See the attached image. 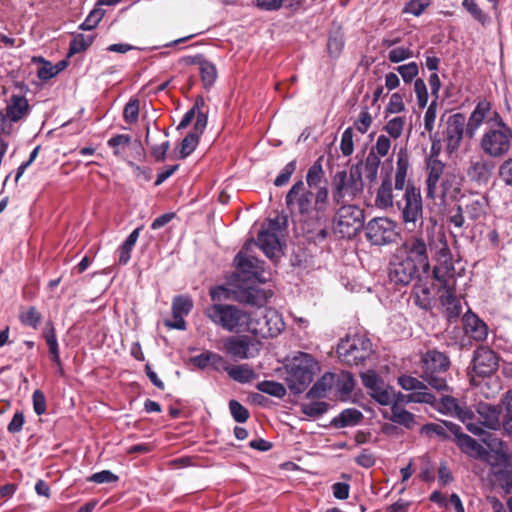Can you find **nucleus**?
Instances as JSON below:
<instances>
[{
    "label": "nucleus",
    "instance_id": "nucleus-62",
    "mask_svg": "<svg viewBox=\"0 0 512 512\" xmlns=\"http://www.w3.org/2000/svg\"><path fill=\"white\" fill-rule=\"evenodd\" d=\"M373 122L372 116L367 107L361 110L357 120L354 123L355 129L361 134H365Z\"/></svg>",
    "mask_w": 512,
    "mask_h": 512
},
{
    "label": "nucleus",
    "instance_id": "nucleus-26",
    "mask_svg": "<svg viewBox=\"0 0 512 512\" xmlns=\"http://www.w3.org/2000/svg\"><path fill=\"white\" fill-rule=\"evenodd\" d=\"M410 167L409 154L406 148H400L397 153L396 171L393 190L396 192L403 191L408 184L406 179Z\"/></svg>",
    "mask_w": 512,
    "mask_h": 512
},
{
    "label": "nucleus",
    "instance_id": "nucleus-40",
    "mask_svg": "<svg viewBox=\"0 0 512 512\" xmlns=\"http://www.w3.org/2000/svg\"><path fill=\"white\" fill-rule=\"evenodd\" d=\"M323 177L324 170L321 164V158H319L313 163V165L310 166V168L307 171L306 182L308 188H314L317 190L319 187H322L320 184L322 183Z\"/></svg>",
    "mask_w": 512,
    "mask_h": 512
},
{
    "label": "nucleus",
    "instance_id": "nucleus-25",
    "mask_svg": "<svg viewBox=\"0 0 512 512\" xmlns=\"http://www.w3.org/2000/svg\"><path fill=\"white\" fill-rule=\"evenodd\" d=\"M186 63L199 65V71L204 88H211L217 79V69L213 63L202 55L186 58Z\"/></svg>",
    "mask_w": 512,
    "mask_h": 512
},
{
    "label": "nucleus",
    "instance_id": "nucleus-21",
    "mask_svg": "<svg viewBox=\"0 0 512 512\" xmlns=\"http://www.w3.org/2000/svg\"><path fill=\"white\" fill-rule=\"evenodd\" d=\"M392 263L389 269V278L395 284L408 285L421 270L403 257Z\"/></svg>",
    "mask_w": 512,
    "mask_h": 512
},
{
    "label": "nucleus",
    "instance_id": "nucleus-1",
    "mask_svg": "<svg viewBox=\"0 0 512 512\" xmlns=\"http://www.w3.org/2000/svg\"><path fill=\"white\" fill-rule=\"evenodd\" d=\"M486 123L479 147L490 158H503L512 148V128L486 99L480 100L467 120L466 135L474 138L479 128Z\"/></svg>",
    "mask_w": 512,
    "mask_h": 512
},
{
    "label": "nucleus",
    "instance_id": "nucleus-49",
    "mask_svg": "<svg viewBox=\"0 0 512 512\" xmlns=\"http://www.w3.org/2000/svg\"><path fill=\"white\" fill-rule=\"evenodd\" d=\"M414 303L421 309L428 310L431 308V289L427 286H417L414 292Z\"/></svg>",
    "mask_w": 512,
    "mask_h": 512
},
{
    "label": "nucleus",
    "instance_id": "nucleus-30",
    "mask_svg": "<svg viewBox=\"0 0 512 512\" xmlns=\"http://www.w3.org/2000/svg\"><path fill=\"white\" fill-rule=\"evenodd\" d=\"M488 201L484 196L469 198L463 207L466 216L472 221H480L486 215Z\"/></svg>",
    "mask_w": 512,
    "mask_h": 512
},
{
    "label": "nucleus",
    "instance_id": "nucleus-33",
    "mask_svg": "<svg viewBox=\"0 0 512 512\" xmlns=\"http://www.w3.org/2000/svg\"><path fill=\"white\" fill-rule=\"evenodd\" d=\"M501 422L503 435L512 436V390H508L501 397Z\"/></svg>",
    "mask_w": 512,
    "mask_h": 512
},
{
    "label": "nucleus",
    "instance_id": "nucleus-63",
    "mask_svg": "<svg viewBox=\"0 0 512 512\" xmlns=\"http://www.w3.org/2000/svg\"><path fill=\"white\" fill-rule=\"evenodd\" d=\"M405 111L403 95L395 92L390 96L389 102L385 108L386 113L398 114Z\"/></svg>",
    "mask_w": 512,
    "mask_h": 512
},
{
    "label": "nucleus",
    "instance_id": "nucleus-23",
    "mask_svg": "<svg viewBox=\"0 0 512 512\" xmlns=\"http://www.w3.org/2000/svg\"><path fill=\"white\" fill-rule=\"evenodd\" d=\"M495 165L488 159L477 158L471 160L467 169L468 177L478 183H487L493 173Z\"/></svg>",
    "mask_w": 512,
    "mask_h": 512
},
{
    "label": "nucleus",
    "instance_id": "nucleus-44",
    "mask_svg": "<svg viewBox=\"0 0 512 512\" xmlns=\"http://www.w3.org/2000/svg\"><path fill=\"white\" fill-rule=\"evenodd\" d=\"M19 320L23 325L37 329L41 323L42 315L36 307L31 306L27 310L20 312Z\"/></svg>",
    "mask_w": 512,
    "mask_h": 512
},
{
    "label": "nucleus",
    "instance_id": "nucleus-60",
    "mask_svg": "<svg viewBox=\"0 0 512 512\" xmlns=\"http://www.w3.org/2000/svg\"><path fill=\"white\" fill-rule=\"evenodd\" d=\"M396 71L401 75L405 83H410L419 74V67L416 62L400 65Z\"/></svg>",
    "mask_w": 512,
    "mask_h": 512
},
{
    "label": "nucleus",
    "instance_id": "nucleus-57",
    "mask_svg": "<svg viewBox=\"0 0 512 512\" xmlns=\"http://www.w3.org/2000/svg\"><path fill=\"white\" fill-rule=\"evenodd\" d=\"M495 478L504 490H512V466L508 464L503 469L495 470Z\"/></svg>",
    "mask_w": 512,
    "mask_h": 512
},
{
    "label": "nucleus",
    "instance_id": "nucleus-12",
    "mask_svg": "<svg viewBox=\"0 0 512 512\" xmlns=\"http://www.w3.org/2000/svg\"><path fill=\"white\" fill-rule=\"evenodd\" d=\"M333 219V230L342 238H352L364 223V213L354 204H340Z\"/></svg>",
    "mask_w": 512,
    "mask_h": 512
},
{
    "label": "nucleus",
    "instance_id": "nucleus-52",
    "mask_svg": "<svg viewBox=\"0 0 512 512\" xmlns=\"http://www.w3.org/2000/svg\"><path fill=\"white\" fill-rule=\"evenodd\" d=\"M193 307L192 300L187 296H177L172 302V313L175 315L186 316Z\"/></svg>",
    "mask_w": 512,
    "mask_h": 512
},
{
    "label": "nucleus",
    "instance_id": "nucleus-3",
    "mask_svg": "<svg viewBox=\"0 0 512 512\" xmlns=\"http://www.w3.org/2000/svg\"><path fill=\"white\" fill-rule=\"evenodd\" d=\"M285 203L292 214L299 215L304 221L318 223L327 212L329 190L322 186L313 192L302 180H298L286 194Z\"/></svg>",
    "mask_w": 512,
    "mask_h": 512
},
{
    "label": "nucleus",
    "instance_id": "nucleus-2",
    "mask_svg": "<svg viewBox=\"0 0 512 512\" xmlns=\"http://www.w3.org/2000/svg\"><path fill=\"white\" fill-rule=\"evenodd\" d=\"M398 193L393 190L391 178L386 176L377 189L375 197L376 207L384 210L394 209L400 212V217L405 229L414 231L423 225V201L420 189L414 184L408 183L406 188Z\"/></svg>",
    "mask_w": 512,
    "mask_h": 512
},
{
    "label": "nucleus",
    "instance_id": "nucleus-27",
    "mask_svg": "<svg viewBox=\"0 0 512 512\" xmlns=\"http://www.w3.org/2000/svg\"><path fill=\"white\" fill-rule=\"evenodd\" d=\"M465 331L476 341H484L488 336V326L473 313H466L463 317Z\"/></svg>",
    "mask_w": 512,
    "mask_h": 512
},
{
    "label": "nucleus",
    "instance_id": "nucleus-43",
    "mask_svg": "<svg viewBox=\"0 0 512 512\" xmlns=\"http://www.w3.org/2000/svg\"><path fill=\"white\" fill-rule=\"evenodd\" d=\"M257 389L268 395L283 398L286 395V388L283 384L276 381L264 380L257 384Z\"/></svg>",
    "mask_w": 512,
    "mask_h": 512
},
{
    "label": "nucleus",
    "instance_id": "nucleus-34",
    "mask_svg": "<svg viewBox=\"0 0 512 512\" xmlns=\"http://www.w3.org/2000/svg\"><path fill=\"white\" fill-rule=\"evenodd\" d=\"M494 441L497 442L499 449L492 453L487 451V458L482 460L486 461L491 466L492 474L495 476V470L503 469L509 464V456L504 450L503 441L496 438Z\"/></svg>",
    "mask_w": 512,
    "mask_h": 512
},
{
    "label": "nucleus",
    "instance_id": "nucleus-13",
    "mask_svg": "<svg viewBox=\"0 0 512 512\" xmlns=\"http://www.w3.org/2000/svg\"><path fill=\"white\" fill-rule=\"evenodd\" d=\"M253 245V242H246L243 248L235 256L234 264L237 272L244 280H253L264 283L270 277V273H266L264 262L251 254Z\"/></svg>",
    "mask_w": 512,
    "mask_h": 512
},
{
    "label": "nucleus",
    "instance_id": "nucleus-28",
    "mask_svg": "<svg viewBox=\"0 0 512 512\" xmlns=\"http://www.w3.org/2000/svg\"><path fill=\"white\" fill-rule=\"evenodd\" d=\"M439 291L442 292L440 301L447 311L449 320L457 319L462 312V307L455 295L456 286H453L452 289L439 287Z\"/></svg>",
    "mask_w": 512,
    "mask_h": 512
},
{
    "label": "nucleus",
    "instance_id": "nucleus-18",
    "mask_svg": "<svg viewBox=\"0 0 512 512\" xmlns=\"http://www.w3.org/2000/svg\"><path fill=\"white\" fill-rule=\"evenodd\" d=\"M477 414L479 415V421L474 422L479 424L483 431L487 428L492 431H500L503 423L501 422V400L497 405L480 402L476 408ZM486 432L483 433V435Z\"/></svg>",
    "mask_w": 512,
    "mask_h": 512
},
{
    "label": "nucleus",
    "instance_id": "nucleus-61",
    "mask_svg": "<svg viewBox=\"0 0 512 512\" xmlns=\"http://www.w3.org/2000/svg\"><path fill=\"white\" fill-rule=\"evenodd\" d=\"M296 170V160L288 162L274 180V185L281 187L286 185Z\"/></svg>",
    "mask_w": 512,
    "mask_h": 512
},
{
    "label": "nucleus",
    "instance_id": "nucleus-64",
    "mask_svg": "<svg viewBox=\"0 0 512 512\" xmlns=\"http://www.w3.org/2000/svg\"><path fill=\"white\" fill-rule=\"evenodd\" d=\"M499 178L506 186L512 188V157L499 166Z\"/></svg>",
    "mask_w": 512,
    "mask_h": 512
},
{
    "label": "nucleus",
    "instance_id": "nucleus-59",
    "mask_svg": "<svg viewBox=\"0 0 512 512\" xmlns=\"http://www.w3.org/2000/svg\"><path fill=\"white\" fill-rule=\"evenodd\" d=\"M340 150L343 156L348 157L354 152L353 129L348 127L341 135Z\"/></svg>",
    "mask_w": 512,
    "mask_h": 512
},
{
    "label": "nucleus",
    "instance_id": "nucleus-19",
    "mask_svg": "<svg viewBox=\"0 0 512 512\" xmlns=\"http://www.w3.org/2000/svg\"><path fill=\"white\" fill-rule=\"evenodd\" d=\"M499 359L496 353L488 347L481 346L473 356V370L479 376H488L498 368Z\"/></svg>",
    "mask_w": 512,
    "mask_h": 512
},
{
    "label": "nucleus",
    "instance_id": "nucleus-6",
    "mask_svg": "<svg viewBox=\"0 0 512 512\" xmlns=\"http://www.w3.org/2000/svg\"><path fill=\"white\" fill-rule=\"evenodd\" d=\"M285 369L288 388L300 394L310 385L320 367L310 354L299 352L286 364Z\"/></svg>",
    "mask_w": 512,
    "mask_h": 512
},
{
    "label": "nucleus",
    "instance_id": "nucleus-42",
    "mask_svg": "<svg viewBox=\"0 0 512 512\" xmlns=\"http://www.w3.org/2000/svg\"><path fill=\"white\" fill-rule=\"evenodd\" d=\"M405 125L406 117L396 116L387 121L383 130L388 134L389 137L393 139H398L399 137H401Z\"/></svg>",
    "mask_w": 512,
    "mask_h": 512
},
{
    "label": "nucleus",
    "instance_id": "nucleus-46",
    "mask_svg": "<svg viewBox=\"0 0 512 512\" xmlns=\"http://www.w3.org/2000/svg\"><path fill=\"white\" fill-rule=\"evenodd\" d=\"M424 382L425 381H420L419 379L410 375H402L398 378V384L402 387V389L413 391V393L418 391H428V388Z\"/></svg>",
    "mask_w": 512,
    "mask_h": 512
},
{
    "label": "nucleus",
    "instance_id": "nucleus-7",
    "mask_svg": "<svg viewBox=\"0 0 512 512\" xmlns=\"http://www.w3.org/2000/svg\"><path fill=\"white\" fill-rule=\"evenodd\" d=\"M363 189L362 162L353 164L349 172L337 171L332 177V199L338 205L354 200Z\"/></svg>",
    "mask_w": 512,
    "mask_h": 512
},
{
    "label": "nucleus",
    "instance_id": "nucleus-39",
    "mask_svg": "<svg viewBox=\"0 0 512 512\" xmlns=\"http://www.w3.org/2000/svg\"><path fill=\"white\" fill-rule=\"evenodd\" d=\"M140 228L134 229L119 248V264L125 265L131 258V252L139 238Z\"/></svg>",
    "mask_w": 512,
    "mask_h": 512
},
{
    "label": "nucleus",
    "instance_id": "nucleus-20",
    "mask_svg": "<svg viewBox=\"0 0 512 512\" xmlns=\"http://www.w3.org/2000/svg\"><path fill=\"white\" fill-rule=\"evenodd\" d=\"M445 164L437 158V154H434V146L431 147V154L426 161V196L434 197L436 193V186L442 180L444 173Z\"/></svg>",
    "mask_w": 512,
    "mask_h": 512
},
{
    "label": "nucleus",
    "instance_id": "nucleus-50",
    "mask_svg": "<svg viewBox=\"0 0 512 512\" xmlns=\"http://www.w3.org/2000/svg\"><path fill=\"white\" fill-rule=\"evenodd\" d=\"M390 138L391 137L384 134L379 135L369 153H373L374 156H377L379 159L386 157L389 154L392 145Z\"/></svg>",
    "mask_w": 512,
    "mask_h": 512
},
{
    "label": "nucleus",
    "instance_id": "nucleus-48",
    "mask_svg": "<svg viewBox=\"0 0 512 512\" xmlns=\"http://www.w3.org/2000/svg\"><path fill=\"white\" fill-rule=\"evenodd\" d=\"M369 394L381 405H389L392 402V390L384 382L369 391Z\"/></svg>",
    "mask_w": 512,
    "mask_h": 512
},
{
    "label": "nucleus",
    "instance_id": "nucleus-24",
    "mask_svg": "<svg viewBox=\"0 0 512 512\" xmlns=\"http://www.w3.org/2000/svg\"><path fill=\"white\" fill-rule=\"evenodd\" d=\"M460 192V181L453 173H446L439 184L436 186V193L434 197L429 199H440L445 201L447 198H455Z\"/></svg>",
    "mask_w": 512,
    "mask_h": 512
},
{
    "label": "nucleus",
    "instance_id": "nucleus-38",
    "mask_svg": "<svg viewBox=\"0 0 512 512\" xmlns=\"http://www.w3.org/2000/svg\"><path fill=\"white\" fill-rule=\"evenodd\" d=\"M362 162V174L364 173L365 178L370 182H376L378 178V170L381 164V159L374 156L373 153H368L364 161Z\"/></svg>",
    "mask_w": 512,
    "mask_h": 512
},
{
    "label": "nucleus",
    "instance_id": "nucleus-55",
    "mask_svg": "<svg viewBox=\"0 0 512 512\" xmlns=\"http://www.w3.org/2000/svg\"><path fill=\"white\" fill-rule=\"evenodd\" d=\"M199 142V136L197 133H189L181 142L180 146V158L184 159L188 157L197 147Z\"/></svg>",
    "mask_w": 512,
    "mask_h": 512
},
{
    "label": "nucleus",
    "instance_id": "nucleus-16",
    "mask_svg": "<svg viewBox=\"0 0 512 512\" xmlns=\"http://www.w3.org/2000/svg\"><path fill=\"white\" fill-rule=\"evenodd\" d=\"M466 128V118L462 113H455L447 118L443 140L449 155L454 154L460 148Z\"/></svg>",
    "mask_w": 512,
    "mask_h": 512
},
{
    "label": "nucleus",
    "instance_id": "nucleus-14",
    "mask_svg": "<svg viewBox=\"0 0 512 512\" xmlns=\"http://www.w3.org/2000/svg\"><path fill=\"white\" fill-rule=\"evenodd\" d=\"M397 253L399 257H403L412 264H415L423 273H429L428 248L421 235H413L407 238L399 247Z\"/></svg>",
    "mask_w": 512,
    "mask_h": 512
},
{
    "label": "nucleus",
    "instance_id": "nucleus-51",
    "mask_svg": "<svg viewBox=\"0 0 512 512\" xmlns=\"http://www.w3.org/2000/svg\"><path fill=\"white\" fill-rule=\"evenodd\" d=\"M344 37L339 34H331L327 42V51L331 58H338L344 48Z\"/></svg>",
    "mask_w": 512,
    "mask_h": 512
},
{
    "label": "nucleus",
    "instance_id": "nucleus-9",
    "mask_svg": "<svg viewBox=\"0 0 512 512\" xmlns=\"http://www.w3.org/2000/svg\"><path fill=\"white\" fill-rule=\"evenodd\" d=\"M249 318L247 332L261 338L276 337L285 328L282 315L274 308L259 306Z\"/></svg>",
    "mask_w": 512,
    "mask_h": 512
},
{
    "label": "nucleus",
    "instance_id": "nucleus-22",
    "mask_svg": "<svg viewBox=\"0 0 512 512\" xmlns=\"http://www.w3.org/2000/svg\"><path fill=\"white\" fill-rule=\"evenodd\" d=\"M253 247L257 246L270 259L274 260L279 257L281 252L279 236L277 233L262 229L257 237V241L251 240Z\"/></svg>",
    "mask_w": 512,
    "mask_h": 512
},
{
    "label": "nucleus",
    "instance_id": "nucleus-41",
    "mask_svg": "<svg viewBox=\"0 0 512 512\" xmlns=\"http://www.w3.org/2000/svg\"><path fill=\"white\" fill-rule=\"evenodd\" d=\"M391 421L406 428H411L415 423L414 415L396 404L391 409Z\"/></svg>",
    "mask_w": 512,
    "mask_h": 512
},
{
    "label": "nucleus",
    "instance_id": "nucleus-35",
    "mask_svg": "<svg viewBox=\"0 0 512 512\" xmlns=\"http://www.w3.org/2000/svg\"><path fill=\"white\" fill-rule=\"evenodd\" d=\"M229 377L239 383H248L256 378V373L248 364L230 365L225 367Z\"/></svg>",
    "mask_w": 512,
    "mask_h": 512
},
{
    "label": "nucleus",
    "instance_id": "nucleus-45",
    "mask_svg": "<svg viewBox=\"0 0 512 512\" xmlns=\"http://www.w3.org/2000/svg\"><path fill=\"white\" fill-rule=\"evenodd\" d=\"M94 37L91 35L77 34L73 37L69 46L68 55H74L86 50L93 42Z\"/></svg>",
    "mask_w": 512,
    "mask_h": 512
},
{
    "label": "nucleus",
    "instance_id": "nucleus-56",
    "mask_svg": "<svg viewBox=\"0 0 512 512\" xmlns=\"http://www.w3.org/2000/svg\"><path fill=\"white\" fill-rule=\"evenodd\" d=\"M229 410L233 419L238 423H244L249 418V411L237 400L229 401Z\"/></svg>",
    "mask_w": 512,
    "mask_h": 512
},
{
    "label": "nucleus",
    "instance_id": "nucleus-53",
    "mask_svg": "<svg viewBox=\"0 0 512 512\" xmlns=\"http://www.w3.org/2000/svg\"><path fill=\"white\" fill-rule=\"evenodd\" d=\"M131 142V137L126 134H118L111 137L107 141V145L113 149V154L115 156H120L122 154V150H124Z\"/></svg>",
    "mask_w": 512,
    "mask_h": 512
},
{
    "label": "nucleus",
    "instance_id": "nucleus-37",
    "mask_svg": "<svg viewBox=\"0 0 512 512\" xmlns=\"http://www.w3.org/2000/svg\"><path fill=\"white\" fill-rule=\"evenodd\" d=\"M355 380L351 373L342 371L335 374L334 389L341 397L348 396L354 389Z\"/></svg>",
    "mask_w": 512,
    "mask_h": 512
},
{
    "label": "nucleus",
    "instance_id": "nucleus-58",
    "mask_svg": "<svg viewBox=\"0 0 512 512\" xmlns=\"http://www.w3.org/2000/svg\"><path fill=\"white\" fill-rule=\"evenodd\" d=\"M413 56V52L410 48L398 46L389 50L387 58L392 63H400Z\"/></svg>",
    "mask_w": 512,
    "mask_h": 512
},
{
    "label": "nucleus",
    "instance_id": "nucleus-31",
    "mask_svg": "<svg viewBox=\"0 0 512 512\" xmlns=\"http://www.w3.org/2000/svg\"><path fill=\"white\" fill-rule=\"evenodd\" d=\"M29 104L24 96L12 95L7 104L6 114L8 118L16 122L28 113Z\"/></svg>",
    "mask_w": 512,
    "mask_h": 512
},
{
    "label": "nucleus",
    "instance_id": "nucleus-10",
    "mask_svg": "<svg viewBox=\"0 0 512 512\" xmlns=\"http://www.w3.org/2000/svg\"><path fill=\"white\" fill-rule=\"evenodd\" d=\"M449 365L450 361L444 353L437 350L428 351L421 358L420 378L437 391L447 390L445 373Z\"/></svg>",
    "mask_w": 512,
    "mask_h": 512
},
{
    "label": "nucleus",
    "instance_id": "nucleus-5",
    "mask_svg": "<svg viewBox=\"0 0 512 512\" xmlns=\"http://www.w3.org/2000/svg\"><path fill=\"white\" fill-rule=\"evenodd\" d=\"M409 402L426 403L432 405L440 413L457 417L466 426V429L476 436H483L484 431L479 424L474 423V413L466 405H460L452 396H443L441 399L429 391H418L408 396Z\"/></svg>",
    "mask_w": 512,
    "mask_h": 512
},
{
    "label": "nucleus",
    "instance_id": "nucleus-4",
    "mask_svg": "<svg viewBox=\"0 0 512 512\" xmlns=\"http://www.w3.org/2000/svg\"><path fill=\"white\" fill-rule=\"evenodd\" d=\"M435 265L432 269V277L439 284L440 288L456 286L457 277H461L465 268L459 260H454L447 240L440 236L430 243Z\"/></svg>",
    "mask_w": 512,
    "mask_h": 512
},
{
    "label": "nucleus",
    "instance_id": "nucleus-36",
    "mask_svg": "<svg viewBox=\"0 0 512 512\" xmlns=\"http://www.w3.org/2000/svg\"><path fill=\"white\" fill-rule=\"evenodd\" d=\"M362 418L363 414L359 410L348 408L336 416L331 423L336 428H345L357 425Z\"/></svg>",
    "mask_w": 512,
    "mask_h": 512
},
{
    "label": "nucleus",
    "instance_id": "nucleus-32",
    "mask_svg": "<svg viewBox=\"0 0 512 512\" xmlns=\"http://www.w3.org/2000/svg\"><path fill=\"white\" fill-rule=\"evenodd\" d=\"M335 373L327 372L308 391L307 397L320 399L326 397L328 391L334 389Z\"/></svg>",
    "mask_w": 512,
    "mask_h": 512
},
{
    "label": "nucleus",
    "instance_id": "nucleus-17",
    "mask_svg": "<svg viewBox=\"0 0 512 512\" xmlns=\"http://www.w3.org/2000/svg\"><path fill=\"white\" fill-rule=\"evenodd\" d=\"M223 346L228 355L243 360L258 354L260 342L247 335H238L225 338Z\"/></svg>",
    "mask_w": 512,
    "mask_h": 512
},
{
    "label": "nucleus",
    "instance_id": "nucleus-29",
    "mask_svg": "<svg viewBox=\"0 0 512 512\" xmlns=\"http://www.w3.org/2000/svg\"><path fill=\"white\" fill-rule=\"evenodd\" d=\"M458 448L467 456L475 459H486L487 450L471 436L464 434L456 440Z\"/></svg>",
    "mask_w": 512,
    "mask_h": 512
},
{
    "label": "nucleus",
    "instance_id": "nucleus-47",
    "mask_svg": "<svg viewBox=\"0 0 512 512\" xmlns=\"http://www.w3.org/2000/svg\"><path fill=\"white\" fill-rule=\"evenodd\" d=\"M369 394L381 405H389L392 402V390L384 382L369 391Z\"/></svg>",
    "mask_w": 512,
    "mask_h": 512
},
{
    "label": "nucleus",
    "instance_id": "nucleus-54",
    "mask_svg": "<svg viewBox=\"0 0 512 512\" xmlns=\"http://www.w3.org/2000/svg\"><path fill=\"white\" fill-rule=\"evenodd\" d=\"M328 404L321 401L303 403L301 405V411L303 414L309 417H319L326 413Z\"/></svg>",
    "mask_w": 512,
    "mask_h": 512
},
{
    "label": "nucleus",
    "instance_id": "nucleus-11",
    "mask_svg": "<svg viewBox=\"0 0 512 512\" xmlns=\"http://www.w3.org/2000/svg\"><path fill=\"white\" fill-rule=\"evenodd\" d=\"M372 343L363 334L347 335L337 346L339 359L347 365H359L372 354Z\"/></svg>",
    "mask_w": 512,
    "mask_h": 512
},
{
    "label": "nucleus",
    "instance_id": "nucleus-8",
    "mask_svg": "<svg viewBox=\"0 0 512 512\" xmlns=\"http://www.w3.org/2000/svg\"><path fill=\"white\" fill-rule=\"evenodd\" d=\"M205 315L216 325L229 332H247L250 312L235 305L214 303Z\"/></svg>",
    "mask_w": 512,
    "mask_h": 512
},
{
    "label": "nucleus",
    "instance_id": "nucleus-15",
    "mask_svg": "<svg viewBox=\"0 0 512 512\" xmlns=\"http://www.w3.org/2000/svg\"><path fill=\"white\" fill-rule=\"evenodd\" d=\"M365 233L367 240L373 245H386L394 241L396 233V223L387 217H377L370 220Z\"/></svg>",
    "mask_w": 512,
    "mask_h": 512
}]
</instances>
